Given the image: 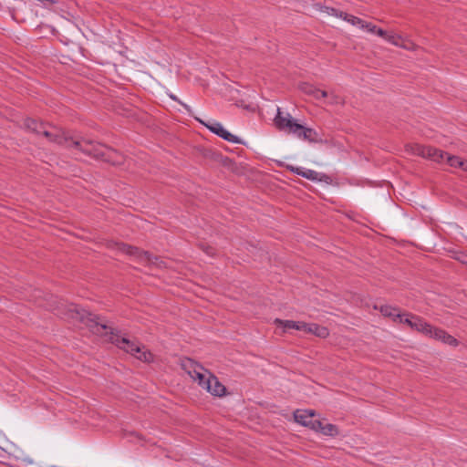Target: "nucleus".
<instances>
[{"instance_id":"36","label":"nucleus","mask_w":467,"mask_h":467,"mask_svg":"<svg viewBox=\"0 0 467 467\" xmlns=\"http://www.w3.org/2000/svg\"><path fill=\"white\" fill-rule=\"evenodd\" d=\"M130 434L136 436L140 440H143L144 439L143 436L141 434L138 433V432H130Z\"/></svg>"},{"instance_id":"37","label":"nucleus","mask_w":467,"mask_h":467,"mask_svg":"<svg viewBox=\"0 0 467 467\" xmlns=\"http://www.w3.org/2000/svg\"><path fill=\"white\" fill-rule=\"evenodd\" d=\"M459 260L463 263V264H466L467 265V255L466 254H463L462 255V258H459Z\"/></svg>"},{"instance_id":"24","label":"nucleus","mask_w":467,"mask_h":467,"mask_svg":"<svg viewBox=\"0 0 467 467\" xmlns=\"http://www.w3.org/2000/svg\"><path fill=\"white\" fill-rule=\"evenodd\" d=\"M278 165L280 167H285L286 170L305 178L306 170H303L300 167H295L293 165H288V164L284 165L282 162H278Z\"/></svg>"},{"instance_id":"20","label":"nucleus","mask_w":467,"mask_h":467,"mask_svg":"<svg viewBox=\"0 0 467 467\" xmlns=\"http://www.w3.org/2000/svg\"><path fill=\"white\" fill-rule=\"evenodd\" d=\"M218 162L232 171H235L237 169L236 162L234 160H232L231 158H229L227 156H223V154Z\"/></svg>"},{"instance_id":"32","label":"nucleus","mask_w":467,"mask_h":467,"mask_svg":"<svg viewBox=\"0 0 467 467\" xmlns=\"http://www.w3.org/2000/svg\"><path fill=\"white\" fill-rule=\"evenodd\" d=\"M317 182H323L326 183H331L332 179L329 175L326 173H318V179H317Z\"/></svg>"},{"instance_id":"18","label":"nucleus","mask_w":467,"mask_h":467,"mask_svg":"<svg viewBox=\"0 0 467 467\" xmlns=\"http://www.w3.org/2000/svg\"><path fill=\"white\" fill-rule=\"evenodd\" d=\"M446 161L451 167H454V168L462 169V166L464 165L463 164L464 161H462L460 157L454 156V155H450L449 153H447V155H446Z\"/></svg>"},{"instance_id":"27","label":"nucleus","mask_w":467,"mask_h":467,"mask_svg":"<svg viewBox=\"0 0 467 467\" xmlns=\"http://www.w3.org/2000/svg\"><path fill=\"white\" fill-rule=\"evenodd\" d=\"M309 424L308 427L316 431H319V432H322V430H323V423L321 420H314V419H310L309 420V422L307 423Z\"/></svg>"},{"instance_id":"17","label":"nucleus","mask_w":467,"mask_h":467,"mask_svg":"<svg viewBox=\"0 0 467 467\" xmlns=\"http://www.w3.org/2000/svg\"><path fill=\"white\" fill-rule=\"evenodd\" d=\"M315 7H316V9H317L321 12L327 13L330 16H334L340 17V18L343 16V11H340L334 7L327 6L325 5H322L321 3L316 4Z\"/></svg>"},{"instance_id":"26","label":"nucleus","mask_w":467,"mask_h":467,"mask_svg":"<svg viewBox=\"0 0 467 467\" xmlns=\"http://www.w3.org/2000/svg\"><path fill=\"white\" fill-rule=\"evenodd\" d=\"M447 152L443 151L441 150H439L435 148V152H432L431 161H437V162H442L444 159L446 158Z\"/></svg>"},{"instance_id":"16","label":"nucleus","mask_w":467,"mask_h":467,"mask_svg":"<svg viewBox=\"0 0 467 467\" xmlns=\"http://www.w3.org/2000/svg\"><path fill=\"white\" fill-rule=\"evenodd\" d=\"M211 374L212 373L209 372V377L206 378L205 375L202 374L200 369H198L191 378L196 380L202 389L207 390V389L210 388V383H212Z\"/></svg>"},{"instance_id":"34","label":"nucleus","mask_w":467,"mask_h":467,"mask_svg":"<svg viewBox=\"0 0 467 467\" xmlns=\"http://www.w3.org/2000/svg\"><path fill=\"white\" fill-rule=\"evenodd\" d=\"M375 34H377L378 36L383 37L386 39L387 36H388V32L383 30L382 28H379L378 27Z\"/></svg>"},{"instance_id":"4","label":"nucleus","mask_w":467,"mask_h":467,"mask_svg":"<svg viewBox=\"0 0 467 467\" xmlns=\"http://www.w3.org/2000/svg\"><path fill=\"white\" fill-rule=\"evenodd\" d=\"M108 247H116L119 251L126 254L134 256L140 260H145L148 263L157 265L160 268L165 267V262L162 261L160 256L154 255L148 251L141 250L137 246H133L122 242L110 241L108 244Z\"/></svg>"},{"instance_id":"29","label":"nucleus","mask_w":467,"mask_h":467,"mask_svg":"<svg viewBox=\"0 0 467 467\" xmlns=\"http://www.w3.org/2000/svg\"><path fill=\"white\" fill-rule=\"evenodd\" d=\"M424 145L415 144L411 146L412 153L422 157L424 155Z\"/></svg>"},{"instance_id":"23","label":"nucleus","mask_w":467,"mask_h":467,"mask_svg":"<svg viewBox=\"0 0 467 467\" xmlns=\"http://www.w3.org/2000/svg\"><path fill=\"white\" fill-rule=\"evenodd\" d=\"M197 246L209 256L213 257L216 255V249L206 243L200 242L197 244Z\"/></svg>"},{"instance_id":"25","label":"nucleus","mask_w":467,"mask_h":467,"mask_svg":"<svg viewBox=\"0 0 467 467\" xmlns=\"http://www.w3.org/2000/svg\"><path fill=\"white\" fill-rule=\"evenodd\" d=\"M235 105L239 108H243L250 112H255L257 109V105L255 104H246L244 99H239L235 102Z\"/></svg>"},{"instance_id":"39","label":"nucleus","mask_w":467,"mask_h":467,"mask_svg":"<svg viewBox=\"0 0 467 467\" xmlns=\"http://www.w3.org/2000/svg\"><path fill=\"white\" fill-rule=\"evenodd\" d=\"M171 98L173 100L178 101V99L176 98V96H174V95H171Z\"/></svg>"},{"instance_id":"30","label":"nucleus","mask_w":467,"mask_h":467,"mask_svg":"<svg viewBox=\"0 0 467 467\" xmlns=\"http://www.w3.org/2000/svg\"><path fill=\"white\" fill-rule=\"evenodd\" d=\"M305 178L313 182H317V179H318V172L313 170H306Z\"/></svg>"},{"instance_id":"22","label":"nucleus","mask_w":467,"mask_h":467,"mask_svg":"<svg viewBox=\"0 0 467 467\" xmlns=\"http://www.w3.org/2000/svg\"><path fill=\"white\" fill-rule=\"evenodd\" d=\"M202 155L206 159H209V160L218 162L219 160L221 159L222 153L218 152L216 150H213V149H204Z\"/></svg>"},{"instance_id":"11","label":"nucleus","mask_w":467,"mask_h":467,"mask_svg":"<svg viewBox=\"0 0 467 467\" xmlns=\"http://www.w3.org/2000/svg\"><path fill=\"white\" fill-rule=\"evenodd\" d=\"M24 126L26 130H30L31 132L40 135L42 130L44 128H47L48 126V123L43 122L36 119L26 118L24 120Z\"/></svg>"},{"instance_id":"6","label":"nucleus","mask_w":467,"mask_h":467,"mask_svg":"<svg viewBox=\"0 0 467 467\" xmlns=\"http://www.w3.org/2000/svg\"><path fill=\"white\" fill-rule=\"evenodd\" d=\"M205 127L212 131L213 133L216 134L220 138L223 139L226 141L233 142V143H243L242 140L226 130L223 125L219 122L213 121L212 123H204L202 122Z\"/></svg>"},{"instance_id":"10","label":"nucleus","mask_w":467,"mask_h":467,"mask_svg":"<svg viewBox=\"0 0 467 467\" xmlns=\"http://www.w3.org/2000/svg\"><path fill=\"white\" fill-rule=\"evenodd\" d=\"M210 388L207 389V391L215 397H223L226 395V388L223 384H222L218 378L213 374H211Z\"/></svg>"},{"instance_id":"3","label":"nucleus","mask_w":467,"mask_h":467,"mask_svg":"<svg viewBox=\"0 0 467 467\" xmlns=\"http://www.w3.org/2000/svg\"><path fill=\"white\" fill-rule=\"evenodd\" d=\"M409 326L412 330H415L422 335L441 341L444 344L457 347L459 341L448 334L444 329L436 327L430 323L426 322L421 317L414 315L410 312H405V317L401 322Z\"/></svg>"},{"instance_id":"14","label":"nucleus","mask_w":467,"mask_h":467,"mask_svg":"<svg viewBox=\"0 0 467 467\" xmlns=\"http://www.w3.org/2000/svg\"><path fill=\"white\" fill-rule=\"evenodd\" d=\"M314 416H315L314 410H297L294 412L295 420L297 423H300L301 425L306 426V427H308L309 424H306V423H308L309 420L313 419Z\"/></svg>"},{"instance_id":"7","label":"nucleus","mask_w":467,"mask_h":467,"mask_svg":"<svg viewBox=\"0 0 467 467\" xmlns=\"http://www.w3.org/2000/svg\"><path fill=\"white\" fill-rule=\"evenodd\" d=\"M374 308L379 310L383 317H389L392 319V321L399 322L400 324L405 317V313L401 314L400 312V308L397 306H392L389 305H382L379 306L376 305L374 306Z\"/></svg>"},{"instance_id":"2","label":"nucleus","mask_w":467,"mask_h":467,"mask_svg":"<svg viewBox=\"0 0 467 467\" xmlns=\"http://www.w3.org/2000/svg\"><path fill=\"white\" fill-rule=\"evenodd\" d=\"M40 135H43L50 142L68 149H76L112 166H121L125 163V155L118 150L98 141L76 137L71 131L52 126L49 123L47 128L42 130Z\"/></svg>"},{"instance_id":"13","label":"nucleus","mask_w":467,"mask_h":467,"mask_svg":"<svg viewBox=\"0 0 467 467\" xmlns=\"http://www.w3.org/2000/svg\"><path fill=\"white\" fill-rule=\"evenodd\" d=\"M181 367L182 368L187 372L191 377L198 370H203L204 368L198 364L196 361L190 358H184L181 361Z\"/></svg>"},{"instance_id":"38","label":"nucleus","mask_w":467,"mask_h":467,"mask_svg":"<svg viewBox=\"0 0 467 467\" xmlns=\"http://www.w3.org/2000/svg\"><path fill=\"white\" fill-rule=\"evenodd\" d=\"M463 164L464 165L462 166V170L464 171H467V161H464Z\"/></svg>"},{"instance_id":"12","label":"nucleus","mask_w":467,"mask_h":467,"mask_svg":"<svg viewBox=\"0 0 467 467\" xmlns=\"http://www.w3.org/2000/svg\"><path fill=\"white\" fill-rule=\"evenodd\" d=\"M301 128L298 131L295 132L298 138H302L309 142L318 141V133L315 130L303 125H301Z\"/></svg>"},{"instance_id":"8","label":"nucleus","mask_w":467,"mask_h":467,"mask_svg":"<svg viewBox=\"0 0 467 467\" xmlns=\"http://www.w3.org/2000/svg\"><path fill=\"white\" fill-rule=\"evenodd\" d=\"M302 331L309 334H313L320 338H326L329 336V330L327 327L316 324V323H306L301 325Z\"/></svg>"},{"instance_id":"31","label":"nucleus","mask_w":467,"mask_h":467,"mask_svg":"<svg viewBox=\"0 0 467 467\" xmlns=\"http://www.w3.org/2000/svg\"><path fill=\"white\" fill-rule=\"evenodd\" d=\"M432 152H435V147L432 146H425L424 147V155L423 158L431 159Z\"/></svg>"},{"instance_id":"21","label":"nucleus","mask_w":467,"mask_h":467,"mask_svg":"<svg viewBox=\"0 0 467 467\" xmlns=\"http://www.w3.org/2000/svg\"><path fill=\"white\" fill-rule=\"evenodd\" d=\"M341 18L348 21L353 26H359L360 27H363L364 20L358 16L343 12V16H341Z\"/></svg>"},{"instance_id":"28","label":"nucleus","mask_w":467,"mask_h":467,"mask_svg":"<svg viewBox=\"0 0 467 467\" xmlns=\"http://www.w3.org/2000/svg\"><path fill=\"white\" fill-rule=\"evenodd\" d=\"M386 39L395 46H400V40H401V36L397 34H389L388 33Z\"/></svg>"},{"instance_id":"5","label":"nucleus","mask_w":467,"mask_h":467,"mask_svg":"<svg viewBox=\"0 0 467 467\" xmlns=\"http://www.w3.org/2000/svg\"><path fill=\"white\" fill-rule=\"evenodd\" d=\"M274 125L280 131L294 134L302 129L301 124L297 123V121L293 119L289 113H286V116H283V112L280 108H277V112L274 119Z\"/></svg>"},{"instance_id":"19","label":"nucleus","mask_w":467,"mask_h":467,"mask_svg":"<svg viewBox=\"0 0 467 467\" xmlns=\"http://www.w3.org/2000/svg\"><path fill=\"white\" fill-rule=\"evenodd\" d=\"M322 434L327 436L335 437L337 436L339 431L337 426L332 423H327L323 425Z\"/></svg>"},{"instance_id":"33","label":"nucleus","mask_w":467,"mask_h":467,"mask_svg":"<svg viewBox=\"0 0 467 467\" xmlns=\"http://www.w3.org/2000/svg\"><path fill=\"white\" fill-rule=\"evenodd\" d=\"M362 28H365L367 29L368 32H371V33H374L376 32L378 26L376 25H373L372 23H368V22H366L364 21V24H363V27Z\"/></svg>"},{"instance_id":"1","label":"nucleus","mask_w":467,"mask_h":467,"mask_svg":"<svg viewBox=\"0 0 467 467\" xmlns=\"http://www.w3.org/2000/svg\"><path fill=\"white\" fill-rule=\"evenodd\" d=\"M65 315L69 318L78 320L86 325L93 334L99 336H107L109 334V341L112 344L127 353L135 356L140 361L147 363L153 361V354L150 350H142L145 347L140 345L139 341L130 340L123 337L118 329L109 327L105 322V317L93 314L75 304L67 306Z\"/></svg>"},{"instance_id":"9","label":"nucleus","mask_w":467,"mask_h":467,"mask_svg":"<svg viewBox=\"0 0 467 467\" xmlns=\"http://www.w3.org/2000/svg\"><path fill=\"white\" fill-rule=\"evenodd\" d=\"M298 88L304 94L312 96L315 99L317 100L328 97V93L326 90H321L307 82L300 83Z\"/></svg>"},{"instance_id":"15","label":"nucleus","mask_w":467,"mask_h":467,"mask_svg":"<svg viewBox=\"0 0 467 467\" xmlns=\"http://www.w3.org/2000/svg\"><path fill=\"white\" fill-rule=\"evenodd\" d=\"M304 322H296L293 320H282L279 318H276L275 320V324L278 327H282L284 328V331H286L287 329H296V330H301V325H303Z\"/></svg>"},{"instance_id":"35","label":"nucleus","mask_w":467,"mask_h":467,"mask_svg":"<svg viewBox=\"0 0 467 467\" xmlns=\"http://www.w3.org/2000/svg\"><path fill=\"white\" fill-rule=\"evenodd\" d=\"M330 99H331L330 104H338V103H340V100H341V99L337 95H331Z\"/></svg>"}]
</instances>
